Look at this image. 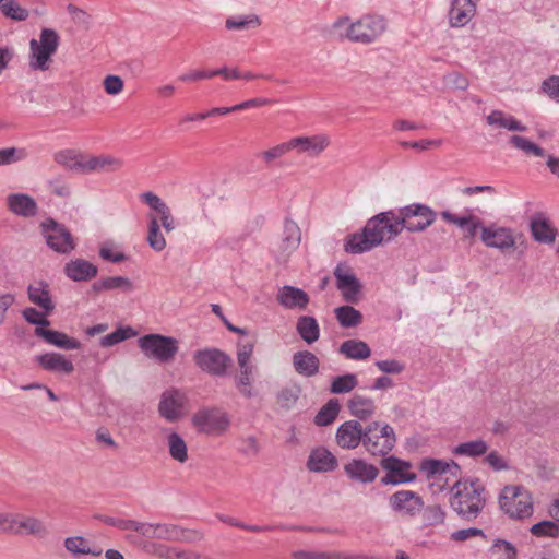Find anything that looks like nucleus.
Segmentation results:
<instances>
[{"mask_svg": "<svg viewBox=\"0 0 559 559\" xmlns=\"http://www.w3.org/2000/svg\"><path fill=\"white\" fill-rule=\"evenodd\" d=\"M364 428L365 425L357 419L343 423L335 435L337 445L345 450H354L359 444L362 445Z\"/></svg>", "mask_w": 559, "mask_h": 559, "instance_id": "nucleus-16", "label": "nucleus"}, {"mask_svg": "<svg viewBox=\"0 0 559 559\" xmlns=\"http://www.w3.org/2000/svg\"><path fill=\"white\" fill-rule=\"evenodd\" d=\"M402 231V226L393 211L382 212L370 219L361 233L347 236L344 249L348 253L359 254L370 251L383 241H390Z\"/></svg>", "mask_w": 559, "mask_h": 559, "instance_id": "nucleus-1", "label": "nucleus"}, {"mask_svg": "<svg viewBox=\"0 0 559 559\" xmlns=\"http://www.w3.org/2000/svg\"><path fill=\"white\" fill-rule=\"evenodd\" d=\"M514 147L521 150L526 155H533L535 157H547L546 152L535 142H513Z\"/></svg>", "mask_w": 559, "mask_h": 559, "instance_id": "nucleus-63", "label": "nucleus"}, {"mask_svg": "<svg viewBox=\"0 0 559 559\" xmlns=\"http://www.w3.org/2000/svg\"><path fill=\"white\" fill-rule=\"evenodd\" d=\"M253 367L240 368V374L237 378L236 385L240 393L246 397H251V383H252Z\"/></svg>", "mask_w": 559, "mask_h": 559, "instance_id": "nucleus-55", "label": "nucleus"}, {"mask_svg": "<svg viewBox=\"0 0 559 559\" xmlns=\"http://www.w3.org/2000/svg\"><path fill=\"white\" fill-rule=\"evenodd\" d=\"M419 514L425 527L441 525L445 520V512L439 504L424 506Z\"/></svg>", "mask_w": 559, "mask_h": 559, "instance_id": "nucleus-47", "label": "nucleus"}, {"mask_svg": "<svg viewBox=\"0 0 559 559\" xmlns=\"http://www.w3.org/2000/svg\"><path fill=\"white\" fill-rule=\"evenodd\" d=\"M147 241L150 247L157 252L163 251L166 247V240L160 231L158 218L155 215L150 216Z\"/></svg>", "mask_w": 559, "mask_h": 559, "instance_id": "nucleus-46", "label": "nucleus"}, {"mask_svg": "<svg viewBox=\"0 0 559 559\" xmlns=\"http://www.w3.org/2000/svg\"><path fill=\"white\" fill-rule=\"evenodd\" d=\"M239 451L248 456L257 455L260 451L258 440L252 436L242 438L240 440Z\"/></svg>", "mask_w": 559, "mask_h": 559, "instance_id": "nucleus-64", "label": "nucleus"}, {"mask_svg": "<svg viewBox=\"0 0 559 559\" xmlns=\"http://www.w3.org/2000/svg\"><path fill=\"white\" fill-rule=\"evenodd\" d=\"M40 228L48 247L53 251L69 254L75 249L76 242L64 225L52 218H47L40 224Z\"/></svg>", "mask_w": 559, "mask_h": 559, "instance_id": "nucleus-10", "label": "nucleus"}, {"mask_svg": "<svg viewBox=\"0 0 559 559\" xmlns=\"http://www.w3.org/2000/svg\"><path fill=\"white\" fill-rule=\"evenodd\" d=\"M296 330L299 336L308 344H312L319 340L320 328L313 317H300L297 321Z\"/></svg>", "mask_w": 559, "mask_h": 559, "instance_id": "nucleus-37", "label": "nucleus"}, {"mask_svg": "<svg viewBox=\"0 0 559 559\" xmlns=\"http://www.w3.org/2000/svg\"><path fill=\"white\" fill-rule=\"evenodd\" d=\"M27 293L29 300L41 308L46 314H49L55 309L47 283H33L28 286Z\"/></svg>", "mask_w": 559, "mask_h": 559, "instance_id": "nucleus-31", "label": "nucleus"}, {"mask_svg": "<svg viewBox=\"0 0 559 559\" xmlns=\"http://www.w3.org/2000/svg\"><path fill=\"white\" fill-rule=\"evenodd\" d=\"M346 25L345 38L354 43L371 44L377 40L386 29L385 20L382 16L367 14L356 22L349 23L348 17H340L335 23V28Z\"/></svg>", "mask_w": 559, "mask_h": 559, "instance_id": "nucleus-3", "label": "nucleus"}, {"mask_svg": "<svg viewBox=\"0 0 559 559\" xmlns=\"http://www.w3.org/2000/svg\"><path fill=\"white\" fill-rule=\"evenodd\" d=\"M49 189L51 193L60 198H68L71 194L70 185L62 178H55L49 181Z\"/></svg>", "mask_w": 559, "mask_h": 559, "instance_id": "nucleus-62", "label": "nucleus"}, {"mask_svg": "<svg viewBox=\"0 0 559 559\" xmlns=\"http://www.w3.org/2000/svg\"><path fill=\"white\" fill-rule=\"evenodd\" d=\"M487 123L497 129L524 132L526 127L516 120L512 115L501 110L491 111L487 118Z\"/></svg>", "mask_w": 559, "mask_h": 559, "instance_id": "nucleus-33", "label": "nucleus"}, {"mask_svg": "<svg viewBox=\"0 0 559 559\" xmlns=\"http://www.w3.org/2000/svg\"><path fill=\"white\" fill-rule=\"evenodd\" d=\"M492 556L498 559H516V550L514 546L503 539H497L490 549Z\"/></svg>", "mask_w": 559, "mask_h": 559, "instance_id": "nucleus-53", "label": "nucleus"}, {"mask_svg": "<svg viewBox=\"0 0 559 559\" xmlns=\"http://www.w3.org/2000/svg\"><path fill=\"white\" fill-rule=\"evenodd\" d=\"M357 385V376L355 373H346L332 380L330 392L333 394H345L353 391Z\"/></svg>", "mask_w": 559, "mask_h": 559, "instance_id": "nucleus-48", "label": "nucleus"}, {"mask_svg": "<svg viewBox=\"0 0 559 559\" xmlns=\"http://www.w3.org/2000/svg\"><path fill=\"white\" fill-rule=\"evenodd\" d=\"M226 114H228V109H226L225 107H216L211 110L203 111V112L189 114V115L183 116L179 120V126H182L186 122L200 121V120H204L209 117H213L216 115H226Z\"/></svg>", "mask_w": 559, "mask_h": 559, "instance_id": "nucleus-59", "label": "nucleus"}, {"mask_svg": "<svg viewBox=\"0 0 559 559\" xmlns=\"http://www.w3.org/2000/svg\"><path fill=\"white\" fill-rule=\"evenodd\" d=\"M276 299L287 309L304 310L309 304V296L305 290L289 285H285L278 290Z\"/></svg>", "mask_w": 559, "mask_h": 559, "instance_id": "nucleus-21", "label": "nucleus"}, {"mask_svg": "<svg viewBox=\"0 0 559 559\" xmlns=\"http://www.w3.org/2000/svg\"><path fill=\"white\" fill-rule=\"evenodd\" d=\"M187 396L183 392L171 389L162 394L158 412L167 421L174 423L183 415Z\"/></svg>", "mask_w": 559, "mask_h": 559, "instance_id": "nucleus-14", "label": "nucleus"}, {"mask_svg": "<svg viewBox=\"0 0 559 559\" xmlns=\"http://www.w3.org/2000/svg\"><path fill=\"white\" fill-rule=\"evenodd\" d=\"M532 535L536 537H558L559 525L555 521H542L531 527Z\"/></svg>", "mask_w": 559, "mask_h": 559, "instance_id": "nucleus-51", "label": "nucleus"}, {"mask_svg": "<svg viewBox=\"0 0 559 559\" xmlns=\"http://www.w3.org/2000/svg\"><path fill=\"white\" fill-rule=\"evenodd\" d=\"M5 203L9 211L22 217H33L38 210L36 201L26 193H11Z\"/></svg>", "mask_w": 559, "mask_h": 559, "instance_id": "nucleus-22", "label": "nucleus"}, {"mask_svg": "<svg viewBox=\"0 0 559 559\" xmlns=\"http://www.w3.org/2000/svg\"><path fill=\"white\" fill-rule=\"evenodd\" d=\"M325 148L324 142H282L261 153L266 163H272L294 150L299 154L317 156Z\"/></svg>", "mask_w": 559, "mask_h": 559, "instance_id": "nucleus-13", "label": "nucleus"}, {"mask_svg": "<svg viewBox=\"0 0 559 559\" xmlns=\"http://www.w3.org/2000/svg\"><path fill=\"white\" fill-rule=\"evenodd\" d=\"M301 388L294 383L284 386L276 395L277 404L285 409L294 407L299 400Z\"/></svg>", "mask_w": 559, "mask_h": 559, "instance_id": "nucleus-44", "label": "nucleus"}, {"mask_svg": "<svg viewBox=\"0 0 559 559\" xmlns=\"http://www.w3.org/2000/svg\"><path fill=\"white\" fill-rule=\"evenodd\" d=\"M194 365L213 377H224L233 365V359L218 348L207 347L192 354Z\"/></svg>", "mask_w": 559, "mask_h": 559, "instance_id": "nucleus-9", "label": "nucleus"}, {"mask_svg": "<svg viewBox=\"0 0 559 559\" xmlns=\"http://www.w3.org/2000/svg\"><path fill=\"white\" fill-rule=\"evenodd\" d=\"M167 440L171 459L185 463L188 460V448L185 440L177 432H171Z\"/></svg>", "mask_w": 559, "mask_h": 559, "instance_id": "nucleus-45", "label": "nucleus"}, {"mask_svg": "<svg viewBox=\"0 0 559 559\" xmlns=\"http://www.w3.org/2000/svg\"><path fill=\"white\" fill-rule=\"evenodd\" d=\"M400 226L411 233L424 231L436 221V212L428 205L413 203L399 210L396 214Z\"/></svg>", "mask_w": 559, "mask_h": 559, "instance_id": "nucleus-8", "label": "nucleus"}, {"mask_svg": "<svg viewBox=\"0 0 559 559\" xmlns=\"http://www.w3.org/2000/svg\"><path fill=\"white\" fill-rule=\"evenodd\" d=\"M477 10V0H453L449 11L452 27H463L471 22Z\"/></svg>", "mask_w": 559, "mask_h": 559, "instance_id": "nucleus-20", "label": "nucleus"}, {"mask_svg": "<svg viewBox=\"0 0 559 559\" xmlns=\"http://www.w3.org/2000/svg\"><path fill=\"white\" fill-rule=\"evenodd\" d=\"M192 423L198 431L206 435H221L229 426V419L218 408L199 409L192 417Z\"/></svg>", "mask_w": 559, "mask_h": 559, "instance_id": "nucleus-11", "label": "nucleus"}, {"mask_svg": "<svg viewBox=\"0 0 559 559\" xmlns=\"http://www.w3.org/2000/svg\"><path fill=\"white\" fill-rule=\"evenodd\" d=\"M381 466L391 474L395 475L397 478H408L413 477V480L416 478L414 473H409L411 464L403 460H400L395 456H384L381 460Z\"/></svg>", "mask_w": 559, "mask_h": 559, "instance_id": "nucleus-38", "label": "nucleus"}, {"mask_svg": "<svg viewBox=\"0 0 559 559\" xmlns=\"http://www.w3.org/2000/svg\"><path fill=\"white\" fill-rule=\"evenodd\" d=\"M34 333L36 336L44 338L48 344L55 345L61 349H79L81 346V343L78 340L59 331L36 326Z\"/></svg>", "mask_w": 559, "mask_h": 559, "instance_id": "nucleus-27", "label": "nucleus"}, {"mask_svg": "<svg viewBox=\"0 0 559 559\" xmlns=\"http://www.w3.org/2000/svg\"><path fill=\"white\" fill-rule=\"evenodd\" d=\"M391 510L402 516L415 518L424 508L423 498L413 490H399L389 497Z\"/></svg>", "mask_w": 559, "mask_h": 559, "instance_id": "nucleus-12", "label": "nucleus"}, {"mask_svg": "<svg viewBox=\"0 0 559 559\" xmlns=\"http://www.w3.org/2000/svg\"><path fill=\"white\" fill-rule=\"evenodd\" d=\"M485 488L478 479L457 480L451 488V508L465 520H475L485 507Z\"/></svg>", "mask_w": 559, "mask_h": 559, "instance_id": "nucleus-2", "label": "nucleus"}, {"mask_svg": "<svg viewBox=\"0 0 559 559\" xmlns=\"http://www.w3.org/2000/svg\"><path fill=\"white\" fill-rule=\"evenodd\" d=\"M48 533L41 520L15 513L13 535H32L35 537H44Z\"/></svg>", "mask_w": 559, "mask_h": 559, "instance_id": "nucleus-23", "label": "nucleus"}, {"mask_svg": "<svg viewBox=\"0 0 559 559\" xmlns=\"http://www.w3.org/2000/svg\"><path fill=\"white\" fill-rule=\"evenodd\" d=\"M500 508L513 519L530 516L533 512L531 493L519 485L506 486L499 497Z\"/></svg>", "mask_w": 559, "mask_h": 559, "instance_id": "nucleus-6", "label": "nucleus"}, {"mask_svg": "<svg viewBox=\"0 0 559 559\" xmlns=\"http://www.w3.org/2000/svg\"><path fill=\"white\" fill-rule=\"evenodd\" d=\"M60 44L58 33L52 28H43L39 39L29 41V68L32 70L47 71L51 66V58Z\"/></svg>", "mask_w": 559, "mask_h": 559, "instance_id": "nucleus-5", "label": "nucleus"}, {"mask_svg": "<svg viewBox=\"0 0 559 559\" xmlns=\"http://www.w3.org/2000/svg\"><path fill=\"white\" fill-rule=\"evenodd\" d=\"M340 413V403L336 399H331L324 404L314 417V424L317 426H329L331 425Z\"/></svg>", "mask_w": 559, "mask_h": 559, "instance_id": "nucleus-43", "label": "nucleus"}, {"mask_svg": "<svg viewBox=\"0 0 559 559\" xmlns=\"http://www.w3.org/2000/svg\"><path fill=\"white\" fill-rule=\"evenodd\" d=\"M87 154L74 150H64L55 154V160L71 170L85 173V160Z\"/></svg>", "mask_w": 559, "mask_h": 559, "instance_id": "nucleus-34", "label": "nucleus"}, {"mask_svg": "<svg viewBox=\"0 0 559 559\" xmlns=\"http://www.w3.org/2000/svg\"><path fill=\"white\" fill-rule=\"evenodd\" d=\"M542 91L551 99L559 103V75H551L543 81Z\"/></svg>", "mask_w": 559, "mask_h": 559, "instance_id": "nucleus-60", "label": "nucleus"}, {"mask_svg": "<svg viewBox=\"0 0 559 559\" xmlns=\"http://www.w3.org/2000/svg\"><path fill=\"white\" fill-rule=\"evenodd\" d=\"M64 548L75 557L82 555H92L98 557L103 550L100 548L91 547L87 539L82 536H73L64 539Z\"/></svg>", "mask_w": 559, "mask_h": 559, "instance_id": "nucleus-36", "label": "nucleus"}, {"mask_svg": "<svg viewBox=\"0 0 559 559\" xmlns=\"http://www.w3.org/2000/svg\"><path fill=\"white\" fill-rule=\"evenodd\" d=\"M132 285L131 282L123 276H110V277H104L100 281L94 283L93 288L96 292L99 290H112V289H131Z\"/></svg>", "mask_w": 559, "mask_h": 559, "instance_id": "nucleus-50", "label": "nucleus"}, {"mask_svg": "<svg viewBox=\"0 0 559 559\" xmlns=\"http://www.w3.org/2000/svg\"><path fill=\"white\" fill-rule=\"evenodd\" d=\"M319 358L311 352L301 350L293 355V366L297 373L312 377L319 371Z\"/></svg>", "mask_w": 559, "mask_h": 559, "instance_id": "nucleus-30", "label": "nucleus"}, {"mask_svg": "<svg viewBox=\"0 0 559 559\" xmlns=\"http://www.w3.org/2000/svg\"><path fill=\"white\" fill-rule=\"evenodd\" d=\"M182 530L173 524L157 523L156 539L178 540L181 538Z\"/></svg>", "mask_w": 559, "mask_h": 559, "instance_id": "nucleus-58", "label": "nucleus"}, {"mask_svg": "<svg viewBox=\"0 0 559 559\" xmlns=\"http://www.w3.org/2000/svg\"><path fill=\"white\" fill-rule=\"evenodd\" d=\"M346 476L361 484L374 481L379 475V468L362 459H353L344 465Z\"/></svg>", "mask_w": 559, "mask_h": 559, "instance_id": "nucleus-18", "label": "nucleus"}, {"mask_svg": "<svg viewBox=\"0 0 559 559\" xmlns=\"http://www.w3.org/2000/svg\"><path fill=\"white\" fill-rule=\"evenodd\" d=\"M533 238L543 243H550L556 238V230L544 213H535L530 222Z\"/></svg>", "mask_w": 559, "mask_h": 559, "instance_id": "nucleus-24", "label": "nucleus"}, {"mask_svg": "<svg viewBox=\"0 0 559 559\" xmlns=\"http://www.w3.org/2000/svg\"><path fill=\"white\" fill-rule=\"evenodd\" d=\"M480 239L487 247L499 250L511 249L515 246L513 231L507 227H481Z\"/></svg>", "mask_w": 559, "mask_h": 559, "instance_id": "nucleus-17", "label": "nucleus"}, {"mask_svg": "<svg viewBox=\"0 0 559 559\" xmlns=\"http://www.w3.org/2000/svg\"><path fill=\"white\" fill-rule=\"evenodd\" d=\"M122 166V160L111 155H88L85 160V173L114 171Z\"/></svg>", "mask_w": 559, "mask_h": 559, "instance_id": "nucleus-32", "label": "nucleus"}, {"mask_svg": "<svg viewBox=\"0 0 559 559\" xmlns=\"http://www.w3.org/2000/svg\"><path fill=\"white\" fill-rule=\"evenodd\" d=\"M337 289L343 299L348 304H357L361 297L362 285L357 276L348 271L337 266L334 271Z\"/></svg>", "mask_w": 559, "mask_h": 559, "instance_id": "nucleus-15", "label": "nucleus"}, {"mask_svg": "<svg viewBox=\"0 0 559 559\" xmlns=\"http://www.w3.org/2000/svg\"><path fill=\"white\" fill-rule=\"evenodd\" d=\"M35 359L47 371L70 374L74 370L73 362L59 353H46Z\"/></svg>", "mask_w": 559, "mask_h": 559, "instance_id": "nucleus-26", "label": "nucleus"}, {"mask_svg": "<svg viewBox=\"0 0 559 559\" xmlns=\"http://www.w3.org/2000/svg\"><path fill=\"white\" fill-rule=\"evenodd\" d=\"M0 12L4 17L14 22H24L29 16L28 10L16 0H0Z\"/></svg>", "mask_w": 559, "mask_h": 559, "instance_id": "nucleus-40", "label": "nucleus"}, {"mask_svg": "<svg viewBox=\"0 0 559 559\" xmlns=\"http://www.w3.org/2000/svg\"><path fill=\"white\" fill-rule=\"evenodd\" d=\"M97 272V266L84 259L71 260L64 265V274L74 282L90 281Z\"/></svg>", "mask_w": 559, "mask_h": 559, "instance_id": "nucleus-25", "label": "nucleus"}, {"mask_svg": "<svg viewBox=\"0 0 559 559\" xmlns=\"http://www.w3.org/2000/svg\"><path fill=\"white\" fill-rule=\"evenodd\" d=\"M335 316L343 328H356L362 322L361 312L349 305L336 308Z\"/></svg>", "mask_w": 559, "mask_h": 559, "instance_id": "nucleus-41", "label": "nucleus"}, {"mask_svg": "<svg viewBox=\"0 0 559 559\" xmlns=\"http://www.w3.org/2000/svg\"><path fill=\"white\" fill-rule=\"evenodd\" d=\"M394 429L384 421L373 420L365 425L362 447L372 456H386L395 447Z\"/></svg>", "mask_w": 559, "mask_h": 559, "instance_id": "nucleus-4", "label": "nucleus"}, {"mask_svg": "<svg viewBox=\"0 0 559 559\" xmlns=\"http://www.w3.org/2000/svg\"><path fill=\"white\" fill-rule=\"evenodd\" d=\"M138 343L146 357L160 364L170 362L178 352L177 340L160 334H146L140 337Z\"/></svg>", "mask_w": 559, "mask_h": 559, "instance_id": "nucleus-7", "label": "nucleus"}, {"mask_svg": "<svg viewBox=\"0 0 559 559\" xmlns=\"http://www.w3.org/2000/svg\"><path fill=\"white\" fill-rule=\"evenodd\" d=\"M340 353L348 359L364 360L371 355V349L364 341L347 340L341 344Z\"/></svg>", "mask_w": 559, "mask_h": 559, "instance_id": "nucleus-35", "label": "nucleus"}, {"mask_svg": "<svg viewBox=\"0 0 559 559\" xmlns=\"http://www.w3.org/2000/svg\"><path fill=\"white\" fill-rule=\"evenodd\" d=\"M135 335L136 332L130 326L118 328L116 331L103 336L99 340V345L102 347H111Z\"/></svg>", "mask_w": 559, "mask_h": 559, "instance_id": "nucleus-49", "label": "nucleus"}, {"mask_svg": "<svg viewBox=\"0 0 559 559\" xmlns=\"http://www.w3.org/2000/svg\"><path fill=\"white\" fill-rule=\"evenodd\" d=\"M157 555L164 559H204L199 552L195 551H180L174 548L160 547L157 550Z\"/></svg>", "mask_w": 559, "mask_h": 559, "instance_id": "nucleus-57", "label": "nucleus"}, {"mask_svg": "<svg viewBox=\"0 0 559 559\" xmlns=\"http://www.w3.org/2000/svg\"><path fill=\"white\" fill-rule=\"evenodd\" d=\"M421 469L426 472L428 478L436 479L443 475L450 474L456 476L460 472V466L454 461H442L435 459L424 460L421 463Z\"/></svg>", "mask_w": 559, "mask_h": 559, "instance_id": "nucleus-29", "label": "nucleus"}, {"mask_svg": "<svg viewBox=\"0 0 559 559\" xmlns=\"http://www.w3.org/2000/svg\"><path fill=\"white\" fill-rule=\"evenodd\" d=\"M307 468L313 473L332 472L338 466L336 456L324 447H317L311 450L307 463Z\"/></svg>", "mask_w": 559, "mask_h": 559, "instance_id": "nucleus-19", "label": "nucleus"}, {"mask_svg": "<svg viewBox=\"0 0 559 559\" xmlns=\"http://www.w3.org/2000/svg\"><path fill=\"white\" fill-rule=\"evenodd\" d=\"M27 152L21 147H7L0 150V166L10 165L26 158Z\"/></svg>", "mask_w": 559, "mask_h": 559, "instance_id": "nucleus-54", "label": "nucleus"}, {"mask_svg": "<svg viewBox=\"0 0 559 559\" xmlns=\"http://www.w3.org/2000/svg\"><path fill=\"white\" fill-rule=\"evenodd\" d=\"M487 443L481 439H477L457 444L453 449V454L468 457H477L484 455L487 452Z\"/></svg>", "mask_w": 559, "mask_h": 559, "instance_id": "nucleus-42", "label": "nucleus"}, {"mask_svg": "<svg viewBox=\"0 0 559 559\" xmlns=\"http://www.w3.org/2000/svg\"><path fill=\"white\" fill-rule=\"evenodd\" d=\"M259 25H260V20L255 15L246 16V17L233 16V17H228L225 22L226 28L230 29V31L231 29H246L251 26L257 27Z\"/></svg>", "mask_w": 559, "mask_h": 559, "instance_id": "nucleus-56", "label": "nucleus"}, {"mask_svg": "<svg viewBox=\"0 0 559 559\" xmlns=\"http://www.w3.org/2000/svg\"><path fill=\"white\" fill-rule=\"evenodd\" d=\"M347 407L350 415L359 421L370 418L377 411L374 401L361 394H354L347 401Z\"/></svg>", "mask_w": 559, "mask_h": 559, "instance_id": "nucleus-28", "label": "nucleus"}, {"mask_svg": "<svg viewBox=\"0 0 559 559\" xmlns=\"http://www.w3.org/2000/svg\"><path fill=\"white\" fill-rule=\"evenodd\" d=\"M140 198L142 202L148 205L159 217L170 212L167 204L151 191L142 193Z\"/></svg>", "mask_w": 559, "mask_h": 559, "instance_id": "nucleus-52", "label": "nucleus"}, {"mask_svg": "<svg viewBox=\"0 0 559 559\" xmlns=\"http://www.w3.org/2000/svg\"><path fill=\"white\" fill-rule=\"evenodd\" d=\"M104 90L109 95H117L123 90V80L118 75H107L103 82Z\"/></svg>", "mask_w": 559, "mask_h": 559, "instance_id": "nucleus-61", "label": "nucleus"}, {"mask_svg": "<svg viewBox=\"0 0 559 559\" xmlns=\"http://www.w3.org/2000/svg\"><path fill=\"white\" fill-rule=\"evenodd\" d=\"M301 240V233L298 225L290 219L284 223L282 248L286 252H292L298 248Z\"/></svg>", "mask_w": 559, "mask_h": 559, "instance_id": "nucleus-39", "label": "nucleus"}]
</instances>
